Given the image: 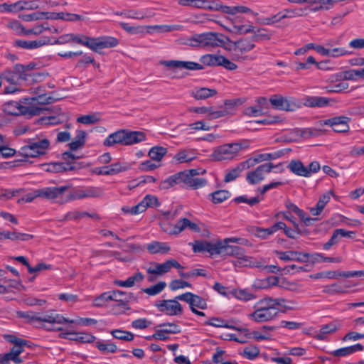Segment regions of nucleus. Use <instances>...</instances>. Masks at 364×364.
I'll list each match as a JSON object with an SVG mask.
<instances>
[{
    "label": "nucleus",
    "mask_w": 364,
    "mask_h": 364,
    "mask_svg": "<svg viewBox=\"0 0 364 364\" xmlns=\"http://www.w3.org/2000/svg\"><path fill=\"white\" fill-rule=\"evenodd\" d=\"M230 39L223 34L216 32L195 33L186 39V44L194 48H227L226 43Z\"/></svg>",
    "instance_id": "f257e3e1"
},
{
    "label": "nucleus",
    "mask_w": 364,
    "mask_h": 364,
    "mask_svg": "<svg viewBox=\"0 0 364 364\" xmlns=\"http://www.w3.org/2000/svg\"><path fill=\"white\" fill-rule=\"evenodd\" d=\"M250 143L247 140H242L235 143H228L216 147L210 155L213 160L220 161L231 160L235 158L240 151L247 149Z\"/></svg>",
    "instance_id": "f03ea898"
},
{
    "label": "nucleus",
    "mask_w": 364,
    "mask_h": 364,
    "mask_svg": "<svg viewBox=\"0 0 364 364\" xmlns=\"http://www.w3.org/2000/svg\"><path fill=\"white\" fill-rule=\"evenodd\" d=\"M73 41L83 45L93 51L113 48L118 45V40L113 37L103 36L99 38H90L87 36H78L73 34Z\"/></svg>",
    "instance_id": "7ed1b4c3"
},
{
    "label": "nucleus",
    "mask_w": 364,
    "mask_h": 364,
    "mask_svg": "<svg viewBox=\"0 0 364 364\" xmlns=\"http://www.w3.org/2000/svg\"><path fill=\"white\" fill-rule=\"evenodd\" d=\"M73 41L83 45L93 51L113 48L118 45V40L113 37L103 36L99 38H90L87 36H78L73 34Z\"/></svg>",
    "instance_id": "20e7f679"
},
{
    "label": "nucleus",
    "mask_w": 364,
    "mask_h": 364,
    "mask_svg": "<svg viewBox=\"0 0 364 364\" xmlns=\"http://www.w3.org/2000/svg\"><path fill=\"white\" fill-rule=\"evenodd\" d=\"M50 146V141L46 138H37L29 139L28 144L22 146L19 154L28 157H37L44 155Z\"/></svg>",
    "instance_id": "39448f33"
},
{
    "label": "nucleus",
    "mask_w": 364,
    "mask_h": 364,
    "mask_svg": "<svg viewBox=\"0 0 364 364\" xmlns=\"http://www.w3.org/2000/svg\"><path fill=\"white\" fill-rule=\"evenodd\" d=\"M68 189V187L66 186L45 187L40 188L37 195L40 196L41 198L63 204L70 200V195L65 194Z\"/></svg>",
    "instance_id": "423d86ee"
},
{
    "label": "nucleus",
    "mask_w": 364,
    "mask_h": 364,
    "mask_svg": "<svg viewBox=\"0 0 364 364\" xmlns=\"http://www.w3.org/2000/svg\"><path fill=\"white\" fill-rule=\"evenodd\" d=\"M159 205L158 198L152 195H146L137 205L129 207L123 206L122 211L125 214L137 215L144 212L148 208H155Z\"/></svg>",
    "instance_id": "0eeeda50"
},
{
    "label": "nucleus",
    "mask_w": 364,
    "mask_h": 364,
    "mask_svg": "<svg viewBox=\"0 0 364 364\" xmlns=\"http://www.w3.org/2000/svg\"><path fill=\"white\" fill-rule=\"evenodd\" d=\"M271 105L277 109L284 111H294L299 107V102L291 97H284L274 95L269 99Z\"/></svg>",
    "instance_id": "6e6552de"
},
{
    "label": "nucleus",
    "mask_w": 364,
    "mask_h": 364,
    "mask_svg": "<svg viewBox=\"0 0 364 364\" xmlns=\"http://www.w3.org/2000/svg\"><path fill=\"white\" fill-rule=\"evenodd\" d=\"M226 46V49L232 50L237 58H242L244 54L250 52L255 47L254 40L247 38L240 39L236 42H232L230 40V43L227 42Z\"/></svg>",
    "instance_id": "1a4fd4ad"
},
{
    "label": "nucleus",
    "mask_w": 364,
    "mask_h": 364,
    "mask_svg": "<svg viewBox=\"0 0 364 364\" xmlns=\"http://www.w3.org/2000/svg\"><path fill=\"white\" fill-rule=\"evenodd\" d=\"M162 228L164 232L171 235H178L186 229L195 232H200L201 230L198 223L192 222L186 218L179 219L171 228Z\"/></svg>",
    "instance_id": "9d476101"
},
{
    "label": "nucleus",
    "mask_w": 364,
    "mask_h": 364,
    "mask_svg": "<svg viewBox=\"0 0 364 364\" xmlns=\"http://www.w3.org/2000/svg\"><path fill=\"white\" fill-rule=\"evenodd\" d=\"M173 267L176 269L183 268V267L177 260L174 259H170L165 261L164 263H152L151 265L146 269V272L149 274H154L160 277L170 272Z\"/></svg>",
    "instance_id": "9b49d317"
},
{
    "label": "nucleus",
    "mask_w": 364,
    "mask_h": 364,
    "mask_svg": "<svg viewBox=\"0 0 364 364\" xmlns=\"http://www.w3.org/2000/svg\"><path fill=\"white\" fill-rule=\"evenodd\" d=\"M159 64L163 65L169 70H200L203 69L201 64L192 61H183V60H161L159 61Z\"/></svg>",
    "instance_id": "f8f14e48"
},
{
    "label": "nucleus",
    "mask_w": 364,
    "mask_h": 364,
    "mask_svg": "<svg viewBox=\"0 0 364 364\" xmlns=\"http://www.w3.org/2000/svg\"><path fill=\"white\" fill-rule=\"evenodd\" d=\"M178 299L161 300L158 301L155 306L160 311L168 316H178L183 312L182 306L178 301Z\"/></svg>",
    "instance_id": "ddd939ff"
},
{
    "label": "nucleus",
    "mask_w": 364,
    "mask_h": 364,
    "mask_svg": "<svg viewBox=\"0 0 364 364\" xmlns=\"http://www.w3.org/2000/svg\"><path fill=\"white\" fill-rule=\"evenodd\" d=\"M274 167V166L272 163L260 165L255 170L247 173L246 180L250 184L259 183L264 179L265 175L270 173Z\"/></svg>",
    "instance_id": "4468645a"
},
{
    "label": "nucleus",
    "mask_w": 364,
    "mask_h": 364,
    "mask_svg": "<svg viewBox=\"0 0 364 364\" xmlns=\"http://www.w3.org/2000/svg\"><path fill=\"white\" fill-rule=\"evenodd\" d=\"M104 193L102 188L100 187H84L77 189L73 194L70 195V200H78L86 198H99Z\"/></svg>",
    "instance_id": "2eb2a0df"
},
{
    "label": "nucleus",
    "mask_w": 364,
    "mask_h": 364,
    "mask_svg": "<svg viewBox=\"0 0 364 364\" xmlns=\"http://www.w3.org/2000/svg\"><path fill=\"white\" fill-rule=\"evenodd\" d=\"M176 299L187 302L191 311H194L196 308L200 309H205L207 308V303L204 299L191 292L178 295L176 296Z\"/></svg>",
    "instance_id": "dca6fc26"
},
{
    "label": "nucleus",
    "mask_w": 364,
    "mask_h": 364,
    "mask_svg": "<svg viewBox=\"0 0 364 364\" xmlns=\"http://www.w3.org/2000/svg\"><path fill=\"white\" fill-rule=\"evenodd\" d=\"M243 251L244 249L239 246L230 245L222 240L217 241L216 255L237 257L242 255Z\"/></svg>",
    "instance_id": "f3484780"
},
{
    "label": "nucleus",
    "mask_w": 364,
    "mask_h": 364,
    "mask_svg": "<svg viewBox=\"0 0 364 364\" xmlns=\"http://www.w3.org/2000/svg\"><path fill=\"white\" fill-rule=\"evenodd\" d=\"M275 254L279 258L283 261H298L301 262H306L308 261L309 254L298 251H275Z\"/></svg>",
    "instance_id": "a211bd4d"
},
{
    "label": "nucleus",
    "mask_w": 364,
    "mask_h": 364,
    "mask_svg": "<svg viewBox=\"0 0 364 364\" xmlns=\"http://www.w3.org/2000/svg\"><path fill=\"white\" fill-rule=\"evenodd\" d=\"M237 259L232 262L235 268L240 267H257L261 268L263 267L262 261L257 260L252 257L245 255V250L242 252V255L236 257Z\"/></svg>",
    "instance_id": "6ab92c4d"
},
{
    "label": "nucleus",
    "mask_w": 364,
    "mask_h": 364,
    "mask_svg": "<svg viewBox=\"0 0 364 364\" xmlns=\"http://www.w3.org/2000/svg\"><path fill=\"white\" fill-rule=\"evenodd\" d=\"M350 119L347 117L339 116L326 119L324 124L329 125L336 132H345L349 129L348 122Z\"/></svg>",
    "instance_id": "aec40b11"
},
{
    "label": "nucleus",
    "mask_w": 364,
    "mask_h": 364,
    "mask_svg": "<svg viewBox=\"0 0 364 364\" xmlns=\"http://www.w3.org/2000/svg\"><path fill=\"white\" fill-rule=\"evenodd\" d=\"M157 327H173V329H158L156 333L152 335V337L156 340L166 341L168 338L167 334L179 333L181 330L178 326L174 323H163L159 325Z\"/></svg>",
    "instance_id": "412c9836"
},
{
    "label": "nucleus",
    "mask_w": 364,
    "mask_h": 364,
    "mask_svg": "<svg viewBox=\"0 0 364 364\" xmlns=\"http://www.w3.org/2000/svg\"><path fill=\"white\" fill-rule=\"evenodd\" d=\"M286 299L283 298L272 299V297H265L260 299L255 305V309H265L270 308L287 307L285 305Z\"/></svg>",
    "instance_id": "4be33fe9"
},
{
    "label": "nucleus",
    "mask_w": 364,
    "mask_h": 364,
    "mask_svg": "<svg viewBox=\"0 0 364 364\" xmlns=\"http://www.w3.org/2000/svg\"><path fill=\"white\" fill-rule=\"evenodd\" d=\"M194 252H207L210 255H216L217 242H212L205 240H196L191 244Z\"/></svg>",
    "instance_id": "5701e85b"
},
{
    "label": "nucleus",
    "mask_w": 364,
    "mask_h": 364,
    "mask_svg": "<svg viewBox=\"0 0 364 364\" xmlns=\"http://www.w3.org/2000/svg\"><path fill=\"white\" fill-rule=\"evenodd\" d=\"M243 103V100L237 98V99H231L226 100L224 102V107L218 109V112L215 114V117H223L229 114H233L235 110V108L242 105Z\"/></svg>",
    "instance_id": "b1692460"
},
{
    "label": "nucleus",
    "mask_w": 364,
    "mask_h": 364,
    "mask_svg": "<svg viewBox=\"0 0 364 364\" xmlns=\"http://www.w3.org/2000/svg\"><path fill=\"white\" fill-rule=\"evenodd\" d=\"M50 43V38L45 37L43 38L35 40V41H25L18 39L15 41L14 45L16 47L21 48L27 50H32L40 48L46 44Z\"/></svg>",
    "instance_id": "393cba45"
},
{
    "label": "nucleus",
    "mask_w": 364,
    "mask_h": 364,
    "mask_svg": "<svg viewBox=\"0 0 364 364\" xmlns=\"http://www.w3.org/2000/svg\"><path fill=\"white\" fill-rule=\"evenodd\" d=\"M124 145L129 146L145 141L146 135L142 132L124 129Z\"/></svg>",
    "instance_id": "a878e982"
},
{
    "label": "nucleus",
    "mask_w": 364,
    "mask_h": 364,
    "mask_svg": "<svg viewBox=\"0 0 364 364\" xmlns=\"http://www.w3.org/2000/svg\"><path fill=\"white\" fill-rule=\"evenodd\" d=\"M36 321L47 322L49 323H63L68 321V318H65L63 316L56 314L55 311H51L43 316H37Z\"/></svg>",
    "instance_id": "bb28decb"
},
{
    "label": "nucleus",
    "mask_w": 364,
    "mask_h": 364,
    "mask_svg": "<svg viewBox=\"0 0 364 364\" xmlns=\"http://www.w3.org/2000/svg\"><path fill=\"white\" fill-rule=\"evenodd\" d=\"M144 279V276L141 272H136L132 276L128 277L126 280H114V284L121 287H132L136 284L141 282Z\"/></svg>",
    "instance_id": "cd10ccee"
},
{
    "label": "nucleus",
    "mask_w": 364,
    "mask_h": 364,
    "mask_svg": "<svg viewBox=\"0 0 364 364\" xmlns=\"http://www.w3.org/2000/svg\"><path fill=\"white\" fill-rule=\"evenodd\" d=\"M363 346L357 343L353 346L341 348L330 352L329 353L335 357H345L351 355L358 351H362L363 350Z\"/></svg>",
    "instance_id": "c85d7f7f"
},
{
    "label": "nucleus",
    "mask_w": 364,
    "mask_h": 364,
    "mask_svg": "<svg viewBox=\"0 0 364 364\" xmlns=\"http://www.w3.org/2000/svg\"><path fill=\"white\" fill-rule=\"evenodd\" d=\"M181 183L194 189L201 188L206 184V181L200 177L188 176L186 173H181Z\"/></svg>",
    "instance_id": "c756f323"
},
{
    "label": "nucleus",
    "mask_w": 364,
    "mask_h": 364,
    "mask_svg": "<svg viewBox=\"0 0 364 364\" xmlns=\"http://www.w3.org/2000/svg\"><path fill=\"white\" fill-rule=\"evenodd\" d=\"M288 168L294 174L304 177H309V172L307 171V167L304 166L299 160H291Z\"/></svg>",
    "instance_id": "7c9ffc66"
},
{
    "label": "nucleus",
    "mask_w": 364,
    "mask_h": 364,
    "mask_svg": "<svg viewBox=\"0 0 364 364\" xmlns=\"http://www.w3.org/2000/svg\"><path fill=\"white\" fill-rule=\"evenodd\" d=\"M124 129L117 131L109 134L104 141L105 146H112L115 144L124 145Z\"/></svg>",
    "instance_id": "2f4dec72"
},
{
    "label": "nucleus",
    "mask_w": 364,
    "mask_h": 364,
    "mask_svg": "<svg viewBox=\"0 0 364 364\" xmlns=\"http://www.w3.org/2000/svg\"><path fill=\"white\" fill-rule=\"evenodd\" d=\"M146 249L151 254H165L171 250L168 243L158 241H154L148 244Z\"/></svg>",
    "instance_id": "473e14b6"
},
{
    "label": "nucleus",
    "mask_w": 364,
    "mask_h": 364,
    "mask_svg": "<svg viewBox=\"0 0 364 364\" xmlns=\"http://www.w3.org/2000/svg\"><path fill=\"white\" fill-rule=\"evenodd\" d=\"M105 175H116L127 171L129 165L127 163L116 162L109 166H104Z\"/></svg>",
    "instance_id": "72a5a7b5"
},
{
    "label": "nucleus",
    "mask_w": 364,
    "mask_h": 364,
    "mask_svg": "<svg viewBox=\"0 0 364 364\" xmlns=\"http://www.w3.org/2000/svg\"><path fill=\"white\" fill-rule=\"evenodd\" d=\"M329 99L324 97H307L304 105L310 107H323L329 105Z\"/></svg>",
    "instance_id": "f704fd0d"
},
{
    "label": "nucleus",
    "mask_w": 364,
    "mask_h": 364,
    "mask_svg": "<svg viewBox=\"0 0 364 364\" xmlns=\"http://www.w3.org/2000/svg\"><path fill=\"white\" fill-rule=\"evenodd\" d=\"M331 194V192H327L321 196L316 207L310 209L312 215L317 216L322 212L325 205L329 202Z\"/></svg>",
    "instance_id": "c9c22d12"
},
{
    "label": "nucleus",
    "mask_w": 364,
    "mask_h": 364,
    "mask_svg": "<svg viewBox=\"0 0 364 364\" xmlns=\"http://www.w3.org/2000/svg\"><path fill=\"white\" fill-rule=\"evenodd\" d=\"M90 217L96 219H99V217L96 214H90L85 211H70L66 213L64 217L60 219L61 221H68L70 220H79L83 218Z\"/></svg>",
    "instance_id": "e433bc0d"
},
{
    "label": "nucleus",
    "mask_w": 364,
    "mask_h": 364,
    "mask_svg": "<svg viewBox=\"0 0 364 364\" xmlns=\"http://www.w3.org/2000/svg\"><path fill=\"white\" fill-rule=\"evenodd\" d=\"M86 132L83 130H77L73 140L68 144L71 151H76L83 146L85 143Z\"/></svg>",
    "instance_id": "4c0bfd02"
},
{
    "label": "nucleus",
    "mask_w": 364,
    "mask_h": 364,
    "mask_svg": "<svg viewBox=\"0 0 364 364\" xmlns=\"http://www.w3.org/2000/svg\"><path fill=\"white\" fill-rule=\"evenodd\" d=\"M217 94V90L207 87L196 88L192 92V96L196 100H205Z\"/></svg>",
    "instance_id": "58836bf2"
},
{
    "label": "nucleus",
    "mask_w": 364,
    "mask_h": 364,
    "mask_svg": "<svg viewBox=\"0 0 364 364\" xmlns=\"http://www.w3.org/2000/svg\"><path fill=\"white\" fill-rule=\"evenodd\" d=\"M1 235L5 239H9L11 240H19V241H27L33 237L32 235L21 233L18 232H2Z\"/></svg>",
    "instance_id": "ea45409f"
},
{
    "label": "nucleus",
    "mask_w": 364,
    "mask_h": 364,
    "mask_svg": "<svg viewBox=\"0 0 364 364\" xmlns=\"http://www.w3.org/2000/svg\"><path fill=\"white\" fill-rule=\"evenodd\" d=\"M331 3L330 0H309V5L314 6L311 9L314 12L331 9Z\"/></svg>",
    "instance_id": "a19ab883"
},
{
    "label": "nucleus",
    "mask_w": 364,
    "mask_h": 364,
    "mask_svg": "<svg viewBox=\"0 0 364 364\" xmlns=\"http://www.w3.org/2000/svg\"><path fill=\"white\" fill-rule=\"evenodd\" d=\"M167 153V149L163 146H154L149 151V156L151 160L156 161L158 164Z\"/></svg>",
    "instance_id": "79ce46f5"
},
{
    "label": "nucleus",
    "mask_w": 364,
    "mask_h": 364,
    "mask_svg": "<svg viewBox=\"0 0 364 364\" xmlns=\"http://www.w3.org/2000/svg\"><path fill=\"white\" fill-rule=\"evenodd\" d=\"M196 158L195 154L192 151L189 150H181L177 153L173 159L178 163H186L191 162Z\"/></svg>",
    "instance_id": "37998d69"
},
{
    "label": "nucleus",
    "mask_w": 364,
    "mask_h": 364,
    "mask_svg": "<svg viewBox=\"0 0 364 364\" xmlns=\"http://www.w3.org/2000/svg\"><path fill=\"white\" fill-rule=\"evenodd\" d=\"M181 183V173H178L175 175H173L166 180L163 181L160 185L159 188L161 190H166L171 187H173L176 184H178Z\"/></svg>",
    "instance_id": "c03bdc74"
},
{
    "label": "nucleus",
    "mask_w": 364,
    "mask_h": 364,
    "mask_svg": "<svg viewBox=\"0 0 364 364\" xmlns=\"http://www.w3.org/2000/svg\"><path fill=\"white\" fill-rule=\"evenodd\" d=\"M73 336L69 338L71 341H79L81 343H92L96 339L95 336L87 333H70Z\"/></svg>",
    "instance_id": "a18cd8bd"
},
{
    "label": "nucleus",
    "mask_w": 364,
    "mask_h": 364,
    "mask_svg": "<svg viewBox=\"0 0 364 364\" xmlns=\"http://www.w3.org/2000/svg\"><path fill=\"white\" fill-rule=\"evenodd\" d=\"M220 55L205 54L200 58V62L210 67L218 66Z\"/></svg>",
    "instance_id": "49530a36"
},
{
    "label": "nucleus",
    "mask_w": 364,
    "mask_h": 364,
    "mask_svg": "<svg viewBox=\"0 0 364 364\" xmlns=\"http://www.w3.org/2000/svg\"><path fill=\"white\" fill-rule=\"evenodd\" d=\"M111 334L114 338L126 341H132L134 338V336L132 333L121 329L113 330L111 331Z\"/></svg>",
    "instance_id": "de8ad7c7"
},
{
    "label": "nucleus",
    "mask_w": 364,
    "mask_h": 364,
    "mask_svg": "<svg viewBox=\"0 0 364 364\" xmlns=\"http://www.w3.org/2000/svg\"><path fill=\"white\" fill-rule=\"evenodd\" d=\"M53 100L51 97H47L46 95H40L38 97L24 99L25 103L28 105L34 104L35 102H37L38 105H46L51 103Z\"/></svg>",
    "instance_id": "09e8293b"
},
{
    "label": "nucleus",
    "mask_w": 364,
    "mask_h": 364,
    "mask_svg": "<svg viewBox=\"0 0 364 364\" xmlns=\"http://www.w3.org/2000/svg\"><path fill=\"white\" fill-rule=\"evenodd\" d=\"M304 9L301 8H295V9H284L281 13L282 18H291L295 17L302 16L304 15Z\"/></svg>",
    "instance_id": "8fccbe9b"
},
{
    "label": "nucleus",
    "mask_w": 364,
    "mask_h": 364,
    "mask_svg": "<svg viewBox=\"0 0 364 364\" xmlns=\"http://www.w3.org/2000/svg\"><path fill=\"white\" fill-rule=\"evenodd\" d=\"M214 203H220L229 198L230 194L228 191L220 190L209 195Z\"/></svg>",
    "instance_id": "3c124183"
},
{
    "label": "nucleus",
    "mask_w": 364,
    "mask_h": 364,
    "mask_svg": "<svg viewBox=\"0 0 364 364\" xmlns=\"http://www.w3.org/2000/svg\"><path fill=\"white\" fill-rule=\"evenodd\" d=\"M112 301L120 302L124 304L132 296V294H128L122 291H111Z\"/></svg>",
    "instance_id": "603ef678"
},
{
    "label": "nucleus",
    "mask_w": 364,
    "mask_h": 364,
    "mask_svg": "<svg viewBox=\"0 0 364 364\" xmlns=\"http://www.w3.org/2000/svg\"><path fill=\"white\" fill-rule=\"evenodd\" d=\"M285 150H279L277 151L270 154H260L257 155V156L260 163L265 161L279 159L281 156H282L285 154Z\"/></svg>",
    "instance_id": "864d4df0"
},
{
    "label": "nucleus",
    "mask_w": 364,
    "mask_h": 364,
    "mask_svg": "<svg viewBox=\"0 0 364 364\" xmlns=\"http://www.w3.org/2000/svg\"><path fill=\"white\" fill-rule=\"evenodd\" d=\"M166 287V283L165 282H159L155 285L144 289L143 291L149 295L154 296L161 293L165 289Z\"/></svg>",
    "instance_id": "5fc2aeb1"
},
{
    "label": "nucleus",
    "mask_w": 364,
    "mask_h": 364,
    "mask_svg": "<svg viewBox=\"0 0 364 364\" xmlns=\"http://www.w3.org/2000/svg\"><path fill=\"white\" fill-rule=\"evenodd\" d=\"M337 327L335 323H331L323 326L319 331V333L316 336V338L318 340H323L325 335L336 331Z\"/></svg>",
    "instance_id": "6e6d98bb"
},
{
    "label": "nucleus",
    "mask_w": 364,
    "mask_h": 364,
    "mask_svg": "<svg viewBox=\"0 0 364 364\" xmlns=\"http://www.w3.org/2000/svg\"><path fill=\"white\" fill-rule=\"evenodd\" d=\"M17 3H18V11H21L23 10H34V9H37L39 7L37 0L18 1H17Z\"/></svg>",
    "instance_id": "4d7b16f0"
},
{
    "label": "nucleus",
    "mask_w": 364,
    "mask_h": 364,
    "mask_svg": "<svg viewBox=\"0 0 364 364\" xmlns=\"http://www.w3.org/2000/svg\"><path fill=\"white\" fill-rule=\"evenodd\" d=\"M259 350L256 346H248L245 347L241 355L250 360H253L258 356Z\"/></svg>",
    "instance_id": "13d9d810"
},
{
    "label": "nucleus",
    "mask_w": 364,
    "mask_h": 364,
    "mask_svg": "<svg viewBox=\"0 0 364 364\" xmlns=\"http://www.w3.org/2000/svg\"><path fill=\"white\" fill-rule=\"evenodd\" d=\"M96 347L103 353H115L117 350V347L112 343H105L101 341H98L96 343Z\"/></svg>",
    "instance_id": "bf43d9fd"
},
{
    "label": "nucleus",
    "mask_w": 364,
    "mask_h": 364,
    "mask_svg": "<svg viewBox=\"0 0 364 364\" xmlns=\"http://www.w3.org/2000/svg\"><path fill=\"white\" fill-rule=\"evenodd\" d=\"M110 301H112L111 291L105 292L95 299L93 305L95 306H103Z\"/></svg>",
    "instance_id": "052dcab7"
},
{
    "label": "nucleus",
    "mask_w": 364,
    "mask_h": 364,
    "mask_svg": "<svg viewBox=\"0 0 364 364\" xmlns=\"http://www.w3.org/2000/svg\"><path fill=\"white\" fill-rule=\"evenodd\" d=\"M11 361L18 364L22 363L23 360L20 357L14 355L13 353H11V352H9L4 355H0L1 364H9Z\"/></svg>",
    "instance_id": "680f3d73"
},
{
    "label": "nucleus",
    "mask_w": 364,
    "mask_h": 364,
    "mask_svg": "<svg viewBox=\"0 0 364 364\" xmlns=\"http://www.w3.org/2000/svg\"><path fill=\"white\" fill-rule=\"evenodd\" d=\"M115 14L134 19H142L145 17L143 13L138 10L123 11L122 12H116Z\"/></svg>",
    "instance_id": "e2e57ef3"
},
{
    "label": "nucleus",
    "mask_w": 364,
    "mask_h": 364,
    "mask_svg": "<svg viewBox=\"0 0 364 364\" xmlns=\"http://www.w3.org/2000/svg\"><path fill=\"white\" fill-rule=\"evenodd\" d=\"M42 108L38 106H22L20 108V112L25 115L36 116L39 115L42 112Z\"/></svg>",
    "instance_id": "0e129e2a"
},
{
    "label": "nucleus",
    "mask_w": 364,
    "mask_h": 364,
    "mask_svg": "<svg viewBox=\"0 0 364 364\" xmlns=\"http://www.w3.org/2000/svg\"><path fill=\"white\" fill-rule=\"evenodd\" d=\"M233 294L237 299L245 301L254 299L256 297L254 294L245 289L235 290Z\"/></svg>",
    "instance_id": "69168bd1"
},
{
    "label": "nucleus",
    "mask_w": 364,
    "mask_h": 364,
    "mask_svg": "<svg viewBox=\"0 0 364 364\" xmlns=\"http://www.w3.org/2000/svg\"><path fill=\"white\" fill-rule=\"evenodd\" d=\"M242 171V169L237 164L236 167L227 172L224 178L225 182L228 183L235 180Z\"/></svg>",
    "instance_id": "338daca9"
},
{
    "label": "nucleus",
    "mask_w": 364,
    "mask_h": 364,
    "mask_svg": "<svg viewBox=\"0 0 364 364\" xmlns=\"http://www.w3.org/2000/svg\"><path fill=\"white\" fill-rule=\"evenodd\" d=\"M100 118L96 114L82 115L77 119V122L84 124H92L97 122Z\"/></svg>",
    "instance_id": "774afa93"
}]
</instances>
